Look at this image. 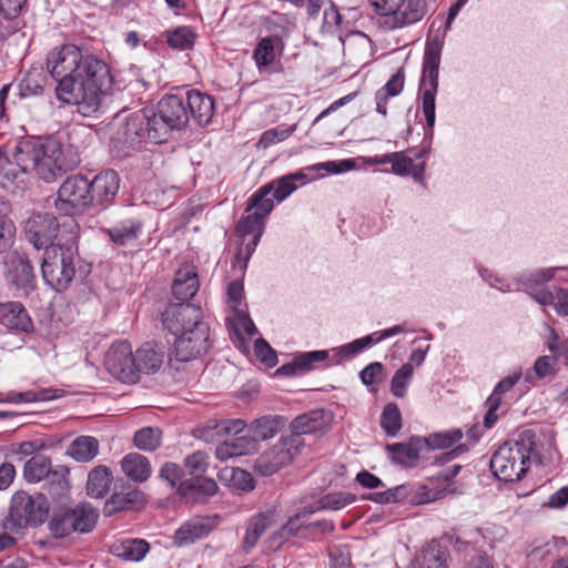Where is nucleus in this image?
I'll return each instance as SVG.
<instances>
[{
  "label": "nucleus",
  "instance_id": "nucleus-1",
  "mask_svg": "<svg viewBox=\"0 0 568 568\" xmlns=\"http://www.w3.org/2000/svg\"><path fill=\"white\" fill-rule=\"evenodd\" d=\"M13 159L24 173L34 171L45 182H53L80 163L77 150L60 134L20 141Z\"/></svg>",
  "mask_w": 568,
  "mask_h": 568
},
{
  "label": "nucleus",
  "instance_id": "nucleus-2",
  "mask_svg": "<svg viewBox=\"0 0 568 568\" xmlns=\"http://www.w3.org/2000/svg\"><path fill=\"white\" fill-rule=\"evenodd\" d=\"M113 78L109 64L85 50L73 79H67L59 90V101L77 106L83 116H91L111 90Z\"/></svg>",
  "mask_w": 568,
  "mask_h": 568
},
{
  "label": "nucleus",
  "instance_id": "nucleus-3",
  "mask_svg": "<svg viewBox=\"0 0 568 568\" xmlns=\"http://www.w3.org/2000/svg\"><path fill=\"white\" fill-rule=\"evenodd\" d=\"M531 462L541 463L539 438L534 429H523L493 454L489 467L500 480L517 481L528 471Z\"/></svg>",
  "mask_w": 568,
  "mask_h": 568
},
{
  "label": "nucleus",
  "instance_id": "nucleus-4",
  "mask_svg": "<svg viewBox=\"0 0 568 568\" xmlns=\"http://www.w3.org/2000/svg\"><path fill=\"white\" fill-rule=\"evenodd\" d=\"M153 108L138 110L128 115L111 139V144L120 156H129L146 141L163 143L154 136Z\"/></svg>",
  "mask_w": 568,
  "mask_h": 568
},
{
  "label": "nucleus",
  "instance_id": "nucleus-5",
  "mask_svg": "<svg viewBox=\"0 0 568 568\" xmlns=\"http://www.w3.org/2000/svg\"><path fill=\"white\" fill-rule=\"evenodd\" d=\"M79 263L78 248L72 244L47 247L41 264L42 277L57 292L64 291L73 281Z\"/></svg>",
  "mask_w": 568,
  "mask_h": 568
},
{
  "label": "nucleus",
  "instance_id": "nucleus-6",
  "mask_svg": "<svg viewBox=\"0 0 568 568\" xmlns=\"http://www.w3.org/2000/svg\"><path fill=\"white\" fill-rule=\"evenodd\" d=\"M49 515V503L43 494L34 496L20 490L13 494L7 524L3 528H9L16 534H22L28 527L37 528L44 524Z\"/></svg>",
  "mask_w": 568,
  "mask_h": 568
},
{
  "label": "nucleus",
  "instance_id": "nucleus-7",
  "mask_svg": "<svg viewBox=\"0 0 568 568\" xmlns=\"http://www.w3.org/2000/svg\"><path fill=\"white\" fill-rule=\"evenodd\" d=\"M98 518V510L89 503H79L74 507L61 506L53 509L48 529L55 539L73 532L88 534L94 529Z\"/></svg>",
  "mask_w": 568,
  "mask_h": 568
},
{
  "label": "nucleus",
  "instance_id": "nucleus-8",
  "mask_svg": "<svg viewBox=\"0 0 568 568\" xmlns=\"http://www.w3.org/2000/svg\"><path fill=\"white\" fill-rule=\"evenodd\" d=\"M442 54L439 40H429L426 43L423 74L420 80L422 108L427 128L432 131L435 125V98L438 90V72Z\"/></svg>",
  "mask_w": 568,
  "mask_h": 568
},
{
  "label": "nucleus",
  "instance_id": "nucleus-9",
  "mask_svg": "<svg viewBox=\"0 0 568 568\" xmlns=\"http://www.w3.org/2000/svg\"><path fill=\"white\" fill-rule=\"evenodd\" d=\"M154 136L162 138L166 142L172 131H181L190 122L184 95L165 94L153 109Z\"/></svg>",
  "mask_w": 568,
  "mask_h": 568
},
{
  "label": "nucleus",
  "instance_id": "nucleus-10",
  "mask_svg": "<svg viewBox=\"0 0 568 568\" xmlns=\"http://www.w3.org/2000/svg\"><path fill=\"white\" fill-rule=\"evenodd\" d=\"M54 207L60 214L68 216L90 209V180L82 174L68 176L58 190Z\"/></svg>",
  "mask_w": 568,
  "mask_h": 568
},
{
  "label": "nucleus",
  "instance_id": "nucleus-11",
  "mask_svg": "<svg viewBox=\"0 0 568 568\" xmlns=\"http://www.w3.org/2000/svg\"><path fill=\"white\" fill-rule=\"evenodd\" d=\"M303 447V438L296 436L282 437L273 447L256 458L254 469L262 476H271L291 464Z\"/></svg>",
  "mask_w": 568,
  "mask_h": 568
},
{
  "label": "nucleus",
  "instance_id": "nucleus-12",
  "mask_svg": "<svg viewBox=\"0 0 568 568\" xmlns=\"http://www.w3.org/2000/svg\"><path fill=\"white\" fill-rule=\"evenodd\" d=\"M85 48L75 44H63L53 48L47 55L45 65L53 79L57 80L55 95L67 79H73L85 52Z\"/></svg>",
  "mask_w": 568,
  "mask_h": 568
},
{
  "label": "nucleus",
  "instance_id": "nucleus-13",
  "mask_svg": "<svg viewBox=\"0 0 568 568\" xmlns=\"http://www.w3.org/2000/svg\"><path fill=\"white\" fill-rule=\"evenodd\" d=\"M209 335L210 328L206 323L174 335L173 357H170V362L175 359L186 363L205 354L211 346Z\"/></svg>",
  "mask_w": 568,
  "mask_h": 568
},
{
  "label": "nucleus",
  "instance_id": "nucleus-14",
  "mask_svg": "<svg viewBox=\"0 0 568 568\" xmlns=\"http://www.w3.org/2000/svg\"><path fill=\"white\" fill-rule=\"evenodd\" d=\"M134 353L128 341L114 342L104 355V367L115 379L125 384L136 383Z\"/></svg>",
  "mask_w": 568,
  "mask_h": 568
},
{
  "label": "nucleus",
  "instance_id": "nucleus-15",
  "mask_svg": "<svg viewBox=\"0 0 568 568\" xmlns=\"http://www.w3.org/2000/svg\"><path fill=\"white\" fill-rule=\"evenodd\" d=\"M163 328L172 335L194 328L202 321V310L192 303L171 302L161 314Z\"/></svg>",
  "mask_w": 568,
  "mask_h": 568
},
{
  "label": "nucleus",
  "instance_id": "nucleus-16",
  "mask_svg": "<svg viewBox=\"0 0 568 568\" xmlns=\"http://www.w3.org/2000/svg\"><path fill=\"white\" fill-rule=\"evenodd\" d=\"M59 229L60 224L54 215L38 213L27 220L24 233L34 248L47 251V247L55 246L53 241L58 236Z\"/></svg>",
  "mask_w": 568,
  "mask_h": 568
},
{
  "label": "nucleus",
  "instance_id": "nucleus-17",
  "mask_svg": "<svg viewBox=\"0 0 568 568\" xmlns=\"http://www.w3.org/2000/svg\"><path fill=\"white\" fill-rule=\"evenodd\" d=\"M119 187L120 176L116 171L112 169L101 171L90 180L91 207L108 209L114 202Z\"/></svg>",
  "mask_w": 568,
  "mask_h": 568
},
{
  "label": "nucleus",
  "instance_id": "nucleus-18",
  "mask_svg": "<svg viewBox=\"0 0 568 568\" xmlns=\"http://www.w3.org/2000/svg\"><path fill=\"white\" fill-rule=\"evenodd\" d=\"M284 41L277 36L261 38L253 50V59L260 72L268 71L271 67L275 72H281L283 67L280 58L284 51Z\"/></svg>",
  "mask_w": 568,
  "mask_h": 568
},
{
  "label": "nucleus",
  "instance_id": "nucleus-19",
  "mask_svg": "<svg viewBox=\"0 0 568 568\" xmlns=\"http://www.w3.org/2000/svg\"><path fill=\"white\" fill-rule=\"evenodd\" d=\"M427 13L426 0H403L395 14L381 21L386 30H395L420 21Z\"/></svg>",
  "mask_w": 568,
  "mask_h": 568
},
{
  "label": "nucleus",
  "instance_id": "nucleus-20",
  "mask_svg": "<svg viewBox=\"0 0 568 568\" xmlns=\"http://www.w3.org/2000/svg\"><path fill=\"white\" fill-rule=\"evenodd\" d=\"M217 484L214 479L200 476L185 479L178 486V495L186 503L203 504L217 493Z\"/></svg>",
  "mask_w": 568,
  "mask_h": 568
},
{
  "label": "nucleus",
  "instance_id": "nucleus-21",
  "mask_svg": "<svg viewBox=\"0 0 568 568\" xmlns=\"http://www.w3.org/2000/svg\"><path fill=\"white\" fill-rule=\"evenodd\" d=\"M214 525V519L210 517L191 518L176 529L173 544L178 547L191 545L209 536Z\"/></svg>",
  "mask_w": 568,
  "mask_h": 568
},
{
  "label": "nucleus",
  "instance_id": "nucleus-22",
  "mask_svg": "<svg viewBox=\"0 0 568 568\" xmlns=\"http://www.w3.org/2000/svg\"><path fill=\"white\" fill-rule=\"evenodd\" d=\"M185 105L190 120L199 126L207 125L214 114V100L211 95L197 90H190L184 95Z\"/></svg>",
  "mask_w": 568,
  "mask_h": 568
},
{
  "label": "nucleus",
  "instance_id": "nucleus-23",
  "mask_svg": "<svg viewBox=\"0 0 568 568\" xmlns=\"http://www.w3.org/2000/svg\"><path fill=\"white\" fill-rule=\"evenodd\" d=\"M331 418V414L324 409H313L302 414L292 420L290 436L303 438L305 434L323 432L329 426Z\"/></svg>",
  "mask_w": 568,
  "mask_h": 568
},
{
  "label": "nucleus",
  "instance_id": "nucleus-24",
  "mask_svg": "<svg viewBox=\"0 0 568 568\" xmlns=\"http://www.w3.org/2000/svg\"><path fill=\"white\" fill-rule=\"evenodd\" d=\"M423 448L424 439L419 436H412L407 443L386 445L390 460L404 467H415L419 460V453Z\"/></svg>",
  "mask_w": 568,
  "mask_h": 568
},
{
  "label": "nucleus",
  "instance_id": "nucleus-25",
  "mask_svg": "<svg viewBox=\"0 0 568 568\" xmlns=\"http://www.w3.org/2000/svg\"><path fill=\"white\" fill-rule=\"evenodd\" d=\"M165 353L163 347L158 346L153 343H145L139 347L134 353L136 383L140 379L141 374H154L156 373L163 362Z\"/></svg>",
  "mask_w": 568,
  "mask_h": 568
},
{
  "label": "nucleus",
  "instance_id": "nucleus-26",
  "mask_svg": "<svg viewBox=\"0 0 568 568\" xmlns=\"http://www.w3.org/2000/svg\"><path fill=\"white\" fill-rule=\"evenodd\" d=\"M328 351H312L296 355L292 362L276 369V375L294 376L318 368L321 363L328 359Z\"/></svg>",
  "mask_w": 568,
  "mask_h": 568
},
{
  "label": "nucleus",
  "instance_id": "nucleus-27",
  "mask_svg": "<svg viewBox=\"0 0 568 568\" xmlns=\"http://www.w3.org/2000/svg\"><path fill=\"white\" fill-rule=\"evenodd\" d=\"M0 324L3 326L30 333L33 329V322L20 302H6L0 304Z\"/></svg>",
  "mask_w": 568,
  "mask_h": 568
},
{
  "label": "nucleus",
  "instance_id": "nucleus-28",
  "mask_svg": "<svg viewBox=\"0 0 568 568\" xmlns=\"http://www.w3.org/2000/svg\"><path fill=\"white\" fill-rule=\"evenodd\" d=\"M197 274L191 268L179 270L172 284L175 303H189L199 290Z\"/></svg>",
  "mask_w": 568,
  "mask_h": 568
},
{
  "label": "nucleus",
  "instance_id": "nucleus-29",
  "mask_svg": "<svg viewBox=\"0 0 568 568\" xmlns=\"http://www.w3.org/2000/svg\"><path fill=\"white\" fill-rule=\"evenodd\" d=\"M448 550L437 540L427 542L416 557L417 568H448Z\"/></svg>",
  "mask_w": 568,
  "mask_h": 568
},
{
  "label": "nucleus",
  "instance_id": "nucleus-30",
  "mask_svg": "<svg viewBox=\"0 0 568 568\" xmlns=\"http://www.w3.org/2000/svg\"><path fill=\"white\" fill-rule=\"evenodd\" d=\"M11 281L18 290L28 295L36 287V276L31 262L23 257L18 256L12 260Z\"/></svg>",
  "mask_w": 568,
  "mask_h": 568
},
{
  "label": "nucleus",
  "instance_id": "nucleus-31",
  "mask_svg": "<svg viewBox=\"0 0 568 568\" xmlns=\"http://www.w3.org/2000/svg\"><path fill=\"white\" fill-rule=\"evenodd\" d=\"M121 468L128 478L135 483H144L151 476V464L149 459L138 453H130L121 460Z\"/></svg>",
  "mask_w": 568,
  "mask_h": 568
},
{
  "label": "nucleus",
  "instance_id": "nucleus-32",
  "mask_svg": "<svg viewBox=\"0 0 568 568\" xmlns=\"http://www.w3.org/2000/svg\"><path fill=\"white\" fill-rule=\"evenodd\" d=\"M284 426V418L278 415H266L253 420L248 426V434L253 439L266 440L274 437Z\"/></svg>",
  "mask_w": 568,
  "mask_h": 568
},
{
  "label": "nucleus",
  "instance_id": "nucleus-33",
  "mask_svg": "<svg viewBox=\"0 0 568 568\" xmlns=\"http://www.w3.org/2000/svg\"><path fill=\"white\" fill-rule=\"evenodd\" d=\"M307 176L302 171L290 173L274 179L265 185L272 186V194L276 202H282L288 197L298 185L306 183Z\"/></svg>",
  "mask_w": 568,
  "mask_h": 568
},
{
  "label": "nucleus",
  "instance_id": "nucleus-34",
  "mask_svg": "<svg viewBox=\"0 0 568 568\" xmlns=\"http://www.w3.org/2000/svg\"><path fill=\"white\" fill-rule=\"evenodd\" d=\"M112 483V473L109 467L99 465L88 475L87 493L93 498H102L109 491Z\"/></svg>",
  "mask_w": 568,
  "mask_h": 568
},
{
  "label": "nucleus",
  "instance_id": "nucleus-35",
  "mask_svg": "<svg viewBox=\"0 0 568 568\" xmlns=\"http://www.w3.org/2000/svg\"><path fill=\"white\" fill-rule=\"evenodd\" d=\"M150 549V545L144 539H124L115 542L111 547V552L124 560L140 561Z\"/></svg>",
  "mask_w": 568,
  "mask_h": 568
},
{
  "label": "nucleus",
  "instance_id": "nucleus-36",
  "mask_svg": "<svg viewBox=\"0 0 568 568\" xmlns=\"http://www.w3.org/2000/svg\"><path fill=\"white\" fill-rule=\"evenodd\" d=\"M99 453V440L93 436H79L67 448V454L79 463L92 460Z\"/></svg>",
  "mask_w": 568,
  "mask_h": 568
},
{
  "label": "nucleus",
  "instance_id": "nucleus-37",
  "mask_svg": "<svg viewBox=\"0 0 568 568\" xmlns=\"http://www.w3.org/2000/svg\"><path fill=\"white\" fill-rule=\"evenodd\" d=\"M10 214V202L0 197V254L12 246L16 237L17 227Z\"/></svg>",
  "mask_w": 568,
  "mask_h": 568
},
{
  "label": "nucleus",
  "instance_id": "nucleus-38",
  "mask_svg": "<svg viewBox=\"0 0 568 568\" xmlns=\"http://www.w3.org/2000/svg\"><path fill=\"white\" fill-rule=\"evenodd\" d=\"M392 162V172L396 175H412L416 182H423L426 164L425 162L414 163L412 156H407L404 152H394Z\"/></svg>",
  "mask_w": 568,
  "mask_h": 568
},
{
  "label": "nucleus",
  "instance_id": "nucleus-39",
  "mask_svg": "<svg viewBox=\"0 0 568 568\" xmlns=\"http://www.w3.org/2000/svg\"><path fill=\"white\" fill-rule=\"evenodd\" d=\"M141 229V222L128 220L108 229L105 232L113 243L118 245H128L139 237Z\"/></svg>",
  "mask_w": 568,
  "mask_h": 568
},
{
  "label": "nucleus",
  "instance_id": "nucleus-40",
  "mask_svg": "<svg viewBox=\"0 0 568 568\" xmlns=\"http://www.w3.org/2000/svg\"><path fill=\"white\" fill-rule=\"evenodd\" d=\"M141 499L142 493L138 489H132L126 493H113L104 504L103 514L105 516H112L115 513L131 509L135 504L140 503Z\"/></svg>",
  "mask_w": 568,
  "mask_h": 568
},
{
  "label": "nucleus",
  "instance_id": "nucleus-41",
  "mask_svg": "<svg viewBox=\"0 0 568 568\" xmlns=\"http://www.w3.org/2000/svg\"><path fill=\"white\" fill-rule=\"evenodd\" d=\"M272 186L262 185L247 200L245 212L256 213L266 219L274 209V197H268Z\"/></svg>",
  "mask_w": 568,
  "mask_h": 568
},
{
  "label": "nucleus",
  "instance_id": "nucleus-42",
  "mask_svg": "<svg viewBox=\"0 0 568 568\" xmlns=\"http://www.w3.org/2000/svg\"><path fill=\"white\" fill-rule=\"evenodd\" d=\"M271 524L272 515L268 513H258L251 517L243 539L244 549L248 550L253 548Z\"/></svg>",
  "mask_w": 568,
  "mask_h": 568
},
{
  "label": "nucleus",
  "instance_id": "nucleus-43",
  "mask_svg": "<svg viewBox=\"0 0 568 568\" xmlns=\"http://www.w3.org/2000/svg\"><path fill=\"white\" fill-rule=\"evenodd\" d=\"M70 470L68 467L59 465L52 467L50 475L47 479V490L53 499H61L70 489L68 479Z\"/></svg>",
  "mask_w": 568,
  "mask_h": 568
},
{
  "label": "nucleus",
  "instance_id": "nucleus-44",
  "mask_svg": "<svg viewBox=\"0 0 568 568\" xmlns=\"http://www.w3.org/2000/svg\"><path fill=\"white\" fill-rule=\"evenodd\" d=\"M51 459L44 455H34L28 459L23 467V476L28 483H39L50 475Z\"/></svg>",
  "mask_w": 568,
  "mask_h": 568
},
{
  "label": "nucleus",
  "instance_id": "nucleus-45",
  "mask_svg": "<svg viewBox=\"0 0 568 568\" xmlns=\"http://www.w3.org/2000/svg\"><path fill=\"white\" fill-rule=\"evenodd\" d=\"M463 438V432L460 428H452L443 432H436L429 434L424 439V447L429 449H446L453 447Z\"/></svg>",
  "mask_w": 568,
  "mask_h": 568
},
{
  "label": "nucleus",
  "instance_id": "nucleus-46",
  "mask_svg": "<svg viewBox=\"0 0 568 568\" xmlns=\"http://www.w3.org/2000/svg\"><path fill=\"white\" fill-rule=\"evenodd\" d=\"M244 422L242 419H225V420H209L206 426L201 430V435L205 440L212 439L213 435L210 432H214L216 435L222 436L226 434H239L244 429Z\"/></svg>",
  "mask_w": 568,
  "mask_h": 568
},
{
  "label": "nucleus",
  "instance_id": "nucleus-47",
  "mask_svg": "<svg viewBox=\"0 0 568 568\" xmlns=\"http://www.w3.org/2000/svg\"><path fill=\"white\" fill-rule=\"evenodd\" d=\"M381 427L389 437H395L403 427V419L399 407L396 403H388L382 414L379 420Z\"/></svg>",
  "mask_w": 568,
  "mask_h": 568
},
{
  "label": "nucleus",
  "instance_id": "nucleus-48",
  "mask_svg": "<svg viewBox=\"0 0 568 568\" xmlns=\"http://www.w3.org/2000/svg\"><path fill=\"white\" fill-rule=\"evenodd\" d=\"M45 81L47 78L41 71L28 72L19 83V95L27 98L42 94Z\"/></svg>",
  "mask_w": 568,
  "mask_h": 568
},
{
  "label": "nucleus",
  "instance_id": "nucleus-49",
  "mask_svg": "<svg viewBox=\"0 0 568 568\" xmlns=\"http://www.w3.org/2000/svg\"><path fill=\"white\" fill-rule=\"evenodd\" d=\"M168 44L178 50L191 49L195 42L196 34L190 27H178L165 32Z\"/></svg>",
  "mask_w": 568,
  "mask_h": 568
},
{
  "label": "nucleus",
  "instance_id": "nucleus-50",
  "mask_svg": "<svg viewBox=\"0 0 568 568\" xmlns=\"http://www.w3.org/2000/svg\"><path fill=\"white\" fill-rule=\"evenodd\" d=\"M162 432L158 427H144L134 434V445L142 450L154 452L161 446Z\"/></svg>",
  "mask_w": 568,
  "mask_h": 568
},
{
  "label": "nucleus",
  "instance_id": "nucleus-51",
  "mask_svg": "<svg viewBox=\"0 0 568 568\" xmlns=\"http://www.w3.org/2000/svg\"><path fill=\"white\" fill-rule=\"evenodd\" d=\"M414 374V367L410 363H406L398 368L392 381L390 392L395 397L403 398L406 396L407 386L409 385Z\"/></svg>",
  "mask_w": 568,
  "mask_h": 568
},
{
  "label": "nucleus",
  "instance_id": "nucleus-52",
  "mask_svg": "<svg viewBox=\"0 0 568 568\" xmlns=\"http://www.w3.org/2000/svg\"><path fill=\"white\" fill-rule=\"evenodd\" d=\"M372 346V341L364 336L362 338H357L348 344H345L338 348H334V357L333 364H339L345 359H351L364 349Z\"/></svg>",
  "mask_w": 568,
  "mask_h": 568
},
{
  "label": "nucleus",
  "instance_id": "nucleus-53",
  "mask_svg": "<svg viewBox=\"0 0 568 568\" xmlns=\"http://www.w3.org/2000/svg\"><path fill=\"white\" fill-rule=\"evenodd\" d=\"M247 213V215L241 217V220L237 222L235 227L236 234L241 237H245L246 235L250 234H252L253 236L255 234H260L261 237L264 231L265 219H263L260 215H256V213Z\"/></svg>",
  "mask_w": 568,
  "mask_h": 568
},
{
  "label": "nucleus",
  "instance_id": "nucleus-54",
  "mask_svg": "<svg viewBox=\"0 0 568 568\" xmlns=\"http://www.w3.org/2000/svg\"><path fill=\"white\" fill-rule=\"evenodd\" d=\"M355 500L356 496L352 493L334 491L322 496V507H326V510H339Z\"/></svg>",
  "mask_w": 568,
  "mask_h": 568
},
{
  "label": "nucleus",
  "instance_id": "nucleus-55",
  "mask_svg": "<svg viewBox=\"0 0 568 568\" xmlns=\"http://www.w3.org/2000/svg\"><path fill=\"white\" fill-rule=\"evenodd\" d=\"M207 459V455L202 452H195L185 458L184 467L191 478L204 476L209 467Z\"/></svg>",
  "mask_w": 568,
  "mask_h": 568
},
{
  "label": "nucleus",
  "instance_id": "nucleus-56",
  "mask_svg": "<svg viewBox=\"0 0 568 568\" xmlns=\"http://www.w3.org/2000/svg\"><path fill=\"white\" fill-rule=\"evenodd\" d=\"M344 18L345 14L341 13L337 7L331 2V6L324 10L323 28L328 32L346 29L348 22H345Z\"/></svg>",
  "mask_w": 568,
  "mask_h": 568
},
{
  "label": "nucleus",
  "instance_id": "nucleus-57",
  "mask_svg": "<svg viewBox=\"0 0 568 568\" xmlns=\"http://www.w3.org/2000/svg\"><path fill=\"white\" fill-rule=\"evenodd\" d=\"M296 129V125L293 124L288 128L285 126H276L270 130H266L262 133L258 145L263 148H267L274 143L286 140Z\"/></svg>",
  "mask_w": 568,
  "mask_h": 568
},
{
  "label": "nucleus",
  "instance_id": "nucleus-58",
  "mask_svg": "<svg viewBox=\"0 0 568 568\" xmlns=\"http://www.w3.org/2000/svg\"><path fill=\"white\" fill-rule=\"evenodd\" d=\"M386 376L385 367L379 362H373L364 367L359 373V378L364 385L381 383Z\"/></svg>",
  "mask_w": 568,
  "mask_h": 568
},
{
  "label": "nucleus",
  "instance_id": "nucleus-59",
  "mask_svg": "<svg viewBox=\"0 0 568 568\" xmlns=\"http://www.w3.org/2000/svg\"><path fill=\"white\" fill-rule=\"evenodd\" d=\"M355 168V162L352 159L342 161H327L318 164L307 166V170L321 171L324 170L327 173L338 174L349 171Z\"/></svg>",
  "mask_w": 568,
  "mask_h": 568
},
{
  "label": "nucleus",
  "instance_id": "nucleus-60",
  "mask_svg": "<svg viewBox=\"0 0 568 568\" xmlns=\"http://www.w3.org/2000/svg\"><path fill=\"white\" fill-rule=\"evenodd\" d=\"M254 352L257 358L266 366L273 367L276 365V352L270 346V344L265 339L258 338L255 341Z\"/></svg>",
  "mask_w": 568,
  "mask_h": 568
},
{
  "label": "nucleus",
  "instance_id": "nucleus-61",
  "mask_svg": "<svg viewBox=\"0 0 568 568\" xmlns=\"http://www.w3.org/2000/svg\"><path fill=\"white\" fill-rule=\"evenodd\" d=\"M232 445L233 455L235 457L252 454L257 450L256 440L248 436H240L229 440Z\"/></svg>",
  "mask_w": 568,
  "mask_h": 568
},
{
  "label": "nucleus",
  "instance_id": "nucleus-62",
  "mask_svg": "<svg viewBox=\"0 0 568 568\" xmlns=\"http://www.w3.org/2000/svg\"><path fill=\"white\" fill-rule=\"evenodd\" d=\"M183 469L175 463L168 462L160 469V478L168 481L174 488L180 485L183 476Z\"/></svg>",
  "mask_w": 568,
  "mask_h": 568
},
{
  "label": "nucleus",
  "instance_id": "nucleus-63",
  "mask_svg": "<svg viewBox=\"0 0 568 568\" xmlns=\"http://www.w3.org/2000/svg\"><path fill=\"white\" fill-rule=\"evenodd\" d=\"M521 369L515 371L513 374L504 377L501 381H499L493 393L490 394V398L493 399H501L503 395L508 393L521 378Z\"/></svg>",
  "mask_w": 568,
  "mask_h": 568
},
{
  "label": "nucleus",
  "instance_id": "nucleus-64",
  "mask_svg": "<svg viewBox=\"0 0 568 568\" xmlns=\"http://www.w3.org/2000/svg\"><path fill=\"white\" fill-rule=\"evenodd\" d=\"M556 362L557 358L555 355L552 356H540L536 359L534 364V372L538 378H545L556 373Z\"/></svg>",
  "mask_w": 568,
  "mask_h": 568
}]
</instances>
